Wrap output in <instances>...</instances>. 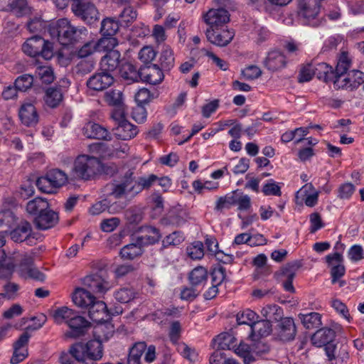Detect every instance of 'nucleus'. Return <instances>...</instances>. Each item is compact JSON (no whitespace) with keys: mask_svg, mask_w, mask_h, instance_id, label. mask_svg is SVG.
Listing matches in <instances>:
<instances>
[{"mask_svg":"<svg viewBox=\"0 0 364 364\" xmlns=\"http://www.w3.org/2000/svg\"><path fill=\"white\" fill-rule=\"evenodd\" d=\"M113 130L116 137L122 140H129L138 133L137 127L127 120L117 125Z\"/></svg>","mask_w":364,"mask_h":364,"instance_id":"nucleus-23","label":"nucleus"},{"mask_svg":"<svg viewBox=\"0 0 364 364\" xmlns=\"http://www.w3.org/2000/svg\"><path fill=\"white\" fill-rule=\"evenodd\" d=\"M63 100V92L59 88L50 87L46 92L45 102L51 108L58 107Z\"/></svg>","mask_w":364,"mask_h":364,"instance_id":"nucleus-40","label":"nucleus"},{"mask_svg":"<svg viewBox=\"0 0 364 364\" xmlns=\"http://www.w3.org/2000/svg\"><path fill=\"white\" fill-rule=\"evenodd\" d=\"M262 316L270 323L280 320L283 316L282 309L276 304H267L261 310Z\"/></svg>","mask_w":364,"mask_h":364,"instance_id":"nucleus-32","label":"nucleus"},{"mask_svg":"<svg viewBox=\"0 0 364 364\" xmlns=\"http://www.w3.org/2000/svg\"><path fill=\"white\" fill-rule=\"evenodd\" d=\"M36 77H38L46 84L51 83L54 80L53 71L50 67L43 65L38 66L36 70Z\"/></svg>","mask_w":364,"mask_h":364,"instance_id":"nucleus-52","label":"nucleus"},{"mask_svg":"<svg viewBox=\"0 0 364 364\" xmlns=\"http://www.w3.org/2000/svg\"><path fill=\"white\" fill-rule=\"evenodd\" d=\"M146 349L144 342L135 343L129 350L127 364H141V357Z\"/></svg>","mask_w":364,"mask_h":364,"instance_id":"nucleus-42","label":"nucleus"},{"mask_svg":"<svg viewBox=\"0 0 364 364\" xmlns=\"http://www.w3.org/2000/svg\"><path fill=\"white\" fill-rule=\"evenodd\" d=\"M119 21L112 18H106L102 21L101 33L103 36H113L119 29Z\"/></svg>","mask_w":364,"mask_h":364,"instance_id":"nucleus-51","label":"nucleus"},{"mask_svg":"<svg viewBox=\"0 0 364 364\" xmlns=\"http://www.w3.org/2000/svg\"><path fill=\"white\" fill-rule=\"evenodd\" d=\"M114 296L117 301L127 304L136 299L138 293L133 288L123 287L115 291Z\"/></svg>","mask_w":364,"mask_h":364,"instance_id":"nucleus-41","label":"nucleus"},{"mask_svg":"<svg viewBox=\"0 0 364 364\" xmlns=\"http://www.w3.org/2000/svg\"><path fill=\"white\" fill-rule=\"evenodd\" d=\"M114 332V327L109 320L102 321L97 323L94 328V333L97 339L100 341H107L112 336Z\"/></svg>","mask_w":364,"mask_h":364,"instance_id":"nucleus-28","label":"nucleus"},{"mask_svg":"<svg viewBox=\"0 0 364 364\" xmlns=\"http://www.w3.org/2000/svg\"><path fill=\"white\" fill-rule=\"evenodd\" d=\"M33 82V77L31 75H23L15 80L16 86L20 91H26L31 87Z\"/></svg>","mask_w":364,"mask_h":364,"instance_id":"nucleus-63","label":"nucleus"},{"mask_svg":"<svg viewBox=\"0 0 364 364\" xmlns=\"http://www.w3.org/2000/svg\"><path fill=\"white\" fill-rule=\"evenodd\" d=\"M156 52L151 46H144L139 53V60L144 63H151L156 58Z\"/></svg>","mask_w":364,"mask_h":364,"instance_id":"nucleus-64","label":"nucleus"},{"mask_svg":"<svg viewBox=\"0 0 364 364\" xmlns=\"http://www.w3.org/2000/svg\"><path fill=\"white\" fill-rule=\"evenodd\" d=\"M68 326L70 330L65 333V336L75 338L85 333L90 326V323L85 317L76 312Z\"/></svg>","mask_w":364,"mask_h":364,"instance_id":"nucleus-12","label":"nucleus"},{"mask_svg":"<svg viewBox=\"0 0 364 364\" xmlns=\"http://www.w3.org/2000/svg\"><path fill=\"white\" fill-rule=\"evenodd\" d=\"M46 175L55 188L62 187L68 182L67 174L60 169H52L49 171Z\"/></svg>","mask_w":364,"mask_h":364,"instance_id":"nucleus-45","label":"nucleus"},{"mask_svg":"<svg viewBox=\"0 0 364 364\" xmlns=\"http://www.w3.org/2000/svg\"><path fill=\"white\" fill-rule=\"evenodd\" d=\"M253 352L252 348L243 342H241L240 345L235 348V353L243 358L245 364H250L254 361Z\"/></svg>","mask_w":364,"mask_h":364,"instance_id":"nucleus-47","label":"nucleus"},{"mask_svg":"<svg viewBox=\"0 0 364 364\" xmlns=\"http://www.w3.org/2000/svg\"><path fill=\"white\" fill-rule=\"evenodd\" d=\"M18 115L22 124L26 127H34L39 121V115L35 105L28 101L21 105Z\"/></svg>","mask_w":364,"mask_h":364,"instance_id":"nucleus-9","label":"nucleus"},{"mask_svg":"<svg viewBox=\"0 0 364 364\" xmlns=\"http://www.w3.org/2000/svg\"><path fill=\"white\" fill-rule=\"evenodd\" d=\"M362 83H364V73L355 70H352L342 80L339 77L335 80V86L342 89L353 90Z\"/></svg>","mask_w":364,"mask_h":364,"instance_id":"nucleus-13","label":"nucleus"},{"mask_svg":"<svg viewBox=\"0 0 364 364\" xmlns=\"http://www.w3.org/2000/svg\"><path fill=\"white\" fill-rule=\"evenodd\" d=\"M102 171V164L95 156L87 154L77 156L73 162L72 173L78 179L85 181L94 178Z\"/></svg>","mask_w":364,"mask_h":364,"instance_id":"nucleus-2","label":"nucleus"},{"mask_svg":"<svg viewBox=\"0 0 364 364\" xmlns=\"http://www.w3.org/2000/svg\"><path fill=\"white\" fill-rule=\"evenodd\" d=\"M114 82L111 73L102 71L92 75L87 81V86L93 90L101 91L107 89Z\"/></svg>","mask_w":364,"mask_h":364,"instance_id":"nucleus-14","label":"nucleus"},{"mask_svg":"<svg viewBox=\"0 0 364 364\" xmlns=\"http://www.w3.org/2000/svg\"><path fill=\"white\" fill-rule=\"evenodd\" d=\"M29 338L30 334L28 332H24L14 343V353L11 358V364H18L27 358Z\"/></svg>","mask_w":364,"mask_h":364,"instance_id":"nucleus-11","label":"nucleus"},{"mask_svg":"<svg viewBox=\"0 0 364 364\" xmlns=\"http://www.w3.org/2000/svg\"><path fill=\"white\" fill-rule=\"evenodd\" d=\"M7 9L18 17L26 15L30 12V8L26 0H10Z\"/></svg>","mask_w":364,"mask_h":364,"instance_id":"nucleus-38","label":"nucleus"},{"mask_svg":"<svg viewBox=\"0 0 364 364\" xmlns=\"http://www.w3.org/2000/svg\"><path fill=\"white\" fill-rule=\"evenodd\" d=\"M47 23L41 20V17L35 16L27 23V28L30 32H42L46 29Z\"/></svg>","mask_w":364,"mask_h":364,"instance_id":"nucleus-60","label":"nucleus"},{"mask_svg":"<svg viewBox=\"0 0 364 364\" xmlns=\"http://www.w3.org/2000/svg\"><path fill=\"white\" fill-rule=\"evenodd\" d=\"M160 62L164 70H169L174 65V57L173 50L169 47H166L161 52Z\"/></svg>","mask_w":364,"mask_h":364,"instance_id":"nucleus-56","label":"nucleus"},{"mask_svg":"<svg viewBox=\"0 0 364 364\" xmlns=\"http://www.w3.org/2000/svg\"><path fill=\"white\" fill-rule=\"evenodd\" d=\"M73 303L78 307L86 309L88 308L96 299L90 291L85 288H76L72 295Z\"/></svg>","mask_w":364,"mask_h":364,"instance_id":"nucleus-20","label":"nucleus"},{"mask_svg":"<svg viewBox=\"0 0 364 364\" xmlns=\"http://www.w3.org/2000/svg\"><path fill=\"white\" fill-rule=\"evenodd\" d=\"M88 314L90 318L96 323L102 321L109 320L110 316L107 311V306L102 301L95 299V301L88 307Z\"/></svg>","mask_w":364,"mask_h":364,"instance_id":"nucleus-18","label":"nucleus"},{"mask_svg":"<svg viewBox=\"0 0 364 364\" xmlns=\"http://www.w3.org/2000/svg\"><path fill=\"white\" fill-rule=\"evenodd\" d=\"M259 315L254 311L246 309L239 311L236 315V321L238 325H248L251 328L255 321L259 318Z\"/></svg>","mask_w":364,"mask_h":364,"instance_id":"nucleus-39","label":"nucleus"},{"mask_svg":"<svg viewBox=\"0 0 364 364\" xmlns=\"http://www.w3.org/2000/svg\"><path fill=\"white\" fill-rule=\"evenodd\" d=\"M215 347L221 349H231L235 347V338L230 333H222L214 338Z\"/></svg>","mask_w":364,"mask_h":364,"instance_id":"nucleus-37","label":"nucleus"},{"mask_svg":"<svg viewBox=\"0 0 364 364\" xmlns=\"http://www.w3.org/2000/svg\"><path fill=\"white\" fill-rule=\"evenodd\" d=\"M48 32L53 38L64 46L78 41L87 36V31L85 27H75L66 18H60L55 23L50 24Z\"/></svg>","mask_w":364,"mask_h":364,"instance_id":"nucleus-1","label":"nucleus"},{"mask_svg":"<svg viewBox=\"0 0 364 364\" xmlns=\"http://www.w3.org/2000/svg\"><path fill=\"white\" fill-rule=\"evenodd\" d=\"M314 70L318 78H323L326 82H333L335 85L337 75L332 67L326 63H321L314 66Z\"/></svg>","mask_w":364,"mask_h":364,"instance_id":"nucleus-33","label":"nucleus"},{"mask_svg":"<svg viewBox=\"0 0 364 364\" xmlns=\"http://www.w3.org/2000/svg\"><path fill=\"white\" fill-rule=\"evenodd\" d=\"M14 269L12 258L8 257L4 250H0V278L10 277Z\"/></svg>","mask_w":364,"mask_h":364,"instance_id":"nucleus-35","label":"nucleus"},{"mask_svg":"<svg viewBox=\"0 0 364 364\" xmlns=\"http://www.w3.org/2000/svg\"><path fill=\"white\" fill-rule=\"evenodd\" d=\"M70 354L76 360L82 363L100 360L103 356L102 341L91 340L85 344L77 343L70 347Z\"/></svg>","mask_w":364,"mask_h":364,"instance_id":"nucleus-3","label":"nucleus"},{"mask_svg":"<svg viewBox=\"0 0 364 364\" xmlns=\"http://www.w3.org/2000/svg\"><path fill=\"white\" fill-rule=\"evenodd\" d=\"M31 232V227L28 223H22L11 232V237L15 242H23Z\"/></svg>","mask_w":364,"mask_h":364,"instance_id":"nucleus-48","label":"nucleus"},{"mask_svg":"<svg viewBox=\"0 0 364 364\" xmlns=\"http://www.w3.org/2000/svg\"><path fill=\"white\" fill-rule=\"evenodd\" d=\"M141 78L151 85H157L162 82L164 75L157 65H152L140 71Z\"/></svg>","mask_w":364,"mask_h":364,"instance_id":"nucleus-21","label":"nucleus"},{"mask_svg":"<svg viewBox=\"0 0 364 364\" xmlns=\"http://www.w3.org/2000/svg\"><path fill=\"white\" fill-rule=\"evenodd\" d=\"M33 267V257L30 255H25L21 259L18 272L22 277H26V272H29Z\"/></svg>","mask_w":364,"mask_h":364,"instance_id":"nucleus-58","label":"nucleus"},{"mask_svg":"<svg viewBox=\"0 0 364 364\" xmlns=\"http://www.w3.org/2000/svg\"><path fill=\"white\" fill-rule=\"evenodd\" d=\"M304 194L305 196L304 203L308 207H314L318 203V191H316L314 186L311 183H306L297 192V194Z\"/></svg>","mask_w":364,"mask_h":364,"instance_id":"nucleus-30","label":"nucleus"},{"mask_svg":"<svg viewBox=\"0 0 364 364\" xmlns=\"http://www.w3.org/2000/svg\"><path fill=\"white\" fill-rule=\"evenodd\" d=\"M194 191L198 194H203L205 191H214L218 188L219 183L218 182L205 181L200 180L194 181L192 183Z\"/></svg>","mask_w":364,"mask_h":364,"instance_id":"nucleus-55","label":"nucleus"},{"mask_svg":"<svg viewBox=\"0 0 364 364\" xmlns=\"http://www.w3.org/2000/svg\"><path fill=\"white\" fill-rule=\"evenodd\" d=\"M48 209H49L48 200L41 197H36L28 201L26 207V212L29 215H36V217Z\"/></svg>","mask_w":364,"mask_h":364,"instance_id":"nucleus-29","label":"nucleus"},{"mask_svg":"<svg viewBox=\"0 0 364 364\" xmlns=\"http://www.w3.org/2000/svg\"><path fill=\"white\" fill-rule=\"evenodd\" d=\"M82 284L90 291L95 293L104 294L109 289V283L99 274H92L82 279Z\"/></svg>","mask_w":364,"mask_h":364,"instance_id":"nucleus-15","label":"nucleus"},{"mask_svg":"<svg viewBox=\"0 0 364 364\" xmlns=\"http://www.w3.org/2000/svg\"><path fill=\"white\" fill-rule=\"evenodd\" d=\"M177 350L186 359L194 363L198 360V354L195 348H192L184 343H178Z\"/></svg>","mask_w":364,"mask_h":364,"instance_id":"nucleus-54","label":"nucleus"},{"mask_svg":"<svg viewBox=\"0 0 364 364\" xmlns=\"http://www.w3.org/2000/svg\"><path fill=\"white\" fill-rule=\"evenodd\" d=\"M75 16L87 23L92 24L100 19V14L95 6L87 0H74L71 6Z\"/></svg>","mask_w":364,"mask_h":364,"instance_id":"nucleus-7","label":"nucleus"},{"mask_svg":"<svg viewBox=\"0 0 364 364\" xmlns=\"http://www.w3.org/2000/svg\"><path fill=\"white\" fill-rule=\"evenodd\" d=\"M142 243L137 238L135 243H130L124 246L120 251L121 257L124 259H134L143 253Z\"/></svg>","mask_w":364,"mask_h":364,"instance_id":"nucleus-31","label":"nucleus"},{"mask_svg":"<svg viewBox=\"0 0 364 364\" xmlns=\"http://www.w3.org/2000/svg\"><path fill=\"white\" fill-rule=\"evenodd\" d=\"M188 257L194 260L200 259L204 256V246L200 241H195L186 247Z\"/></svg>","mask_w":364,"mask_h":364,"instance_id":"nucleus-50","label":"nucleus"},{"mask_svg":"<svg viewBox=\"0 0 364 364\" xmlns=\"http://www.w3.org/2000/svg\"><path fill=\"white\" fill-rule=\"evenodd\" d=\"M235 203V196L234 195H227L220 197L216 201L215 209L217 211H222L223 209L230 208Z\"/></svg>","mask_w":364,"mask_h":364,"instance_id":"nucleus-62","label":"nucleus"},{"mask_svg":"<svg viewBox=\"0 0 364 364\" xmlns=\"http://www.w3.org/2000/svg\"><path fill=\"white\" fill-rule=\"evenodd\" d=\"M36 186L38 188L46 193H53L56 189L50 181L47 175L39 177L36 181Z\"/></svg>","mask_w":364,"mask_h":364,"instance_id":"nucleus-59","label":"nucleus"},{"mask_svg":"<svg viewBox=\"0 0 364 364\" xmlns=\"http://www.w3.org/2000/svg\"><path fill=\"white\" fill-rule=\"evenodd\" d=\"M208 279V271L201 266L194 268L189 274V280L192 285L198 286L203 284Z\"/></svg>","mask_w":364,"mask_h":364,"instance_id":"nucleus-43","label":"nucleus"},{"mask_svg":"<svg viewBox=\"0 0 364 364\" xmlns=\"http://www.w3.org/2000/svg\"><path fill=\"white\" fill-rule=\"evenodd\" d=\"M205 36L211 43L218 46H225L232 40L234 32L228 29L207 28Z\"/></svg>","mask_w":364,"mask_h":364,"instance_id":"nucleus-10","label":"nucleus"},{"mask_svg":"<svg viewBox=\"0 0 364 364\" xmlns=\"http://www.w3.org/2000/svg\"><path fill=\"white\" fill-rule=\"evenodd\" d=\"M121 54L118 50H109L100 60L102 71L110 73L114 71L119 66Z\"/></svg>","mask_w":364,"mask_h":364,"instance_id":"nucleus-19","label":"nucleus"},{"mask_svg":"<svg viewBox=\"0 0 364 364\" xmlns=\"http://www.w3.org/2000/svg\"><path fill=\"white\" fill-rule=\"evenodd\" d=\"M133 175V171L129 170L119 181L113 183L111 194L116 198H119L123 196L134 197L139 193L141 188Z\"/></svg>","mask_w":364,"mask_h":364,"instance_id":"nucleus-6","label":"nucleus"},{"mask_svg":"<svg viewBox=\"0 0 364 364\" xmlns=\"http://www.w3.org/2000/svg\"><path fill=\"white\" fill-rule=\"evenodd\" d=\"M136 11L134 8L127 6L119 14L118 21L121 26H128L130 23L136 18Z\"/></svg>","mask_w":364,"mask_h":364,"instance_id":"nucleus-53","label":"nucleus"},{"mask_svg":"<svg viewBox=\"0 0 364 364\" xmlns=\"http://www.w3.org/2000/svg\"><path fill=\"white\" fill-rule=\"evenodd\" d=\"M351 65V58L346 51H342L338 56L337 65L335 69L337 78L342 80L346 75Z\"/></svg>","mask_w":364,"mask_h":364,"instance_id":"nucleus-34","label":"nucleus"},{"mask_svg":"<svg viewBox=\"0 0 364 364\" xmlns=\"http://www.w3.org/2000/svg\"><path fill=\"white\" fill-rule=\"evenodd\" d=\"M83 135L89 139H97L109 141L111 136L107 129L99 124L89 122L82 129Z\"/></svg>","mask_w":364,"mask_h":364,"instance_id":"nucleus-16","label":"nucleus"},{"mask_svg":"<svg viewBox=\"0 0 364 364\" xmlns=\"http://www.w3.org/2000/svg\"><path fill=\"white\" fill-rule=\"evenodd\" d=\"M296 326L291 318H284L279 324V336L281 340L289 341L293 340L296 335Z\"/></svg>","mask_w":364,"mask_h":364,"instance_id":"nucleus-24","label":"nucleus"},{"mask_svg":"<svg viewBox=\"0 0 364 364\" xmlns=\"http://www.w3.org/2000/svg\"><path fill=\"white\" fill-rule=\"evenodd\" d=\"M76 312V311L68 306H60L53 311L52 317L56 324L61 325L65 323L68 326Z\"/></svg>","mask_w":364,"mask_h":364,"instance_id":"nucleus-27","label":"nucleus"},{"mask_svg":"<svg viewBox=\"0 0 364 364\" xmlns=\"http://www.w3.org/2000/svg\"><path fill=\"white\" fill-rule=\"evenodd\" d=\"M22 50L23 53L31 57L41 55L46 60L53 57L52 43L38 36L28 38L22 46Z\"/></svg>","mask_w":364,"mask_h":364,"instance_id":"nucleus-5","label":"nucleus"},{"mask_svg":"<svg viewBox=\"0 0 364 364\" xmlns=\"http://www.w3.org/2000/svg\"><path fill=\"white\" fill-rule=\"evenodd\" d=\"M144 235L138 237L143 245H152L158 242L161 238V234L159 229L152 227L147 226L144 229Z\"/></svg>","mask_w":364,"mask_h":364,"instance_id":"nucleus-36","label":"nucleus"},{"mask_svg":"<svg viewBox=\"0 0 364 364\" xmlns=\"http://www.w3.org/2000/svg\"><path fill=\"white\" fill-rule=\"evenodd\" d=\"M262 191L265 196H280L282 194L280 186L272 179L267 181L263 186Z\"/></svg>","mask_w":364,"mask_h":364,"instance_id":"nucleus-61","label":"nucleus"},{"mask_svg":"<svg viewBox=\"0 0 364 364\" xmlns=\"http://www.w3.org/2000/svg\"><path fill=\"white\" fill-rule=\"evenodd\" d=\"M58 221V215L50 208L34 218V224L39 230H48L54 227Z\"/></svg>","mask_w":364,"mask_h":364,"instance_id":"nucleus-17","label":"nucleus"},{"mask_svg":"<svg viewBox=\"0 0 364 364\" xmlns=\"http://www.w3.org/2000/svg\"><path fill=\"white\" fill-rule=\"evenodd\" d=\"M286 57L279 50L269 52L264 61V66L269 70L276 71L286 65Z\"/></svg>","mask_w":364,"mask_h":364,"instance_id":"nucleus-22","label":"nucleus"},{"mask_svg":"<svg viewBox=\"0 0 364 364\" xmlns=\"http://www.w3.org/2000/svg\"><path fill=\"white\" fill-rule=\"evenodd\" d=\"M97 51L115 50L114 48L118 45V41L113 36H103L99 41H96Z\"/></svg>","mask_w":364,"mask_h":364,"instance_id":"nucleus-49","label":"nucleus"},{"mask_svg":"<svg viewBox=\"0 0 364 364\" xmlns=\"http://www.w3.org/2000/svg\"><path fill=\"white\" fill-rule=\"evenodd\" d=\"M250 337L252 340L256 341L261 337H264L270 334L272 331V323L265 320H257L250 328Z\"/></svg>","mask_w":364,"mask_h":364,"instance_id":"nucleus-26","label":"nucleus"},{"mask_svg":"<svg viewBox=\"0 0 364 364\" xmlns=\"http://www.w3.org/2000/svg\"><path fill=\"white\" fill-rule=\"evenodd\" d=\"M301 321L306 328H317L321 324V316L316 312L299 315Z\"/></svg>","mask_w":364,"mask_h":364,"instance_id":"nucleus-44","label":"nucleus"},{"mask_svg":"<svg viewBox=\"0 0 364 364\" xmlns=\"http://www.w3.org/2000/svg\"><path fill=\"white\" fill-rule=\"evenodd\" d=\"M319 11V0H299L298 15L303 25L318 26Z\"/></svg>","mask_w":364,"mask_h":364,"instance_id":"nucleus-4","label":"nucleus"},{"mask_svg":"<svg viewBox=\"0 0 364 364\" xmlns=\"http://www.w3.org/2000/svg\"><path fill=\"white\" fill-rule=\"evenodd\" d=\"M120 75L129 83L137 82L141 78L140 72H138L134 66L129 63L122 65L120 69Z\"/></svg>","mask_w":364,"mask_h":364,"instance_id":"nucleus-46","label":"nucleus"},{"mask_svg":"<svg viewBox=\"0 0 364 364\" xmlns=\"http://www.w3.org/2000/svg\"><path fill=\"white\" fill-rule=\"evenodd\" d=\"M184 240V235L181 231H175L167 235L162 241L163 246L167 247L168 246H176L180 245Z\"/></svg>","mask_w":364,"mask_h":364,"instance_id":"nucleus-57","label":"nucleus"},{"mask_svg":"<svg viewBox=\"0 0 364 364\" xmlns=\"http://www.w3.org/2000/svg\"><path fill=\"white\" fill-rule=\"evenodd\" d=\"M202 19L208 28H219L230 21V14L223 8H213L203 13Z\"/></svg>","mask_w":364,"mask_h":364,"instance_id":"nucleus-8","label":"nucleus"},{"mask_svg":"<svg viewBox=\"0 0 364 364\" xmlns=\"http://www.w3.org/2000/svg\"><path fill=\"white\" fill-rule=\"evenodd\" d=\"M336 336L335 331L330 328L318 330L311 337V342L316 347H322L332 342Z\"/></svg>","mask_w":364,"mask_h":364,"instance_id":"nucleus-25","label":"nucleus"}]
</instances>
